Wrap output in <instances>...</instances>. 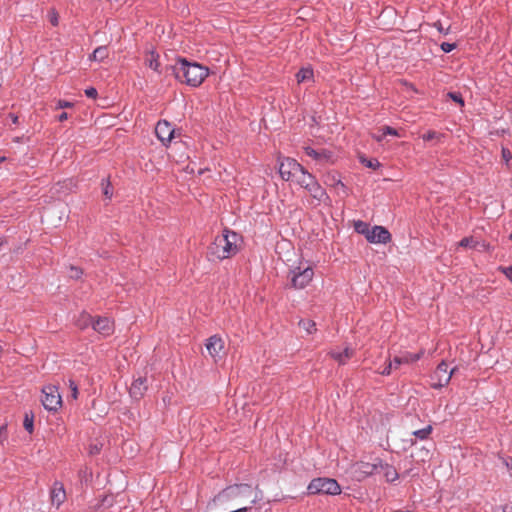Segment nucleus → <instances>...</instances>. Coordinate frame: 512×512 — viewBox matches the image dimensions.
I'll use <instances>...</instances> for the list:
<instances>
[{
	"label": "nucleus",
	"mask_w": 512,
	"mask_h": 512,
	"mask_svg": "<svg viewBox=\"0 0 512 512\" xmlns=\"http://www.w3.org/2000/svg\"><path fill=\"white\" fill-rule=\"evenodd\" d=\"M261 492L253 488L250 484L241 483L226 487L220 491L213 499L219 506L243 507L250 506L261 500Z\"/></svg>",
	"instance_id": "1"
},
{
	"label": "nucleus",
	"mask_w": 512,
	"mask_h": 512,
	"mask_svg": "<svg viewBox=\"0 0 512 512\" xmlns=\"http://www.w3.org/2000/svg\"><path fill=\"white\" fill-rule=\"evenodd\" d=\"M241 237L234 231L224 229L221 235L215 237L208 248V259L221 261L234 256L240 248Z\"/></svg>",
	"instance_id": "2"
},
{
	"label": "nucleus",
	"mask_w": 512,
	"mask_h": 512,
	"mask_svg": "<svg viewBox=\"0 0 512 512\" xmlns=\"http://www.w3.org/2000/svg\"><path fill=\"white\" fill-rule=\"evenodd\" d=\"M171 69L178 81L191 87L200 86L209 74L207 67L189 62L185 58H179Z\"/></svg>",
	"instance_id": "3"
},
{
	"label": "nucleus",
	"mask_w": 512,
	"mask_h": 512,
	"mask_svg": "<svg viewBox=\"0 0 512 512\" xmlns=\"http://www.w3.org/2000/svg\"><path fill=\"white\" fill-rule=\"evenodd\" d=\"M288 278L292 288L297 290L304 289L312 282L314 269L309 262L301 261L298 266L289 270Z\"/></svg>",
	"instance_id": "4"
},
{
	"label": "nucleus",
	"mask_w": 512,
	"mask_h": 512,
	"mask_svg": "<svg viewBox=\"0 0 512 512\" xmlns=\"http://www.w3.org/2000/svg\"><path fill=\"white\" fill-rule=\"evenodd\" d=\"M295 183L305 189L317 202H321L327 198L326 191L321 187L317 179L306 169L299 175Z\"/></svg>",
	"instance_id": "5"
},
{
	"label": "nucleus",
	"mask_w": 512,
	"mask_h": 512,
	"mask_svg": "<svg viewBox=\"0 0 512 512\" xmlns=\"http://www.w3.org/2000/svg\"><path fill=\"white\" fill-rule=\"evenodd\" d=\"M307 492L309 495L316 494H329L338 495L341 493V488L338 482L332 478H315L308 487Z\"/></svg>",
	"instance_id": "6"
},
{
	"label": "nucleus",
	"mask_w": 512,
	"mask_h": 512,
	"mask_svg": "<svg viewBox=\"0 0 512 512\" xmlns=\"http://www.w3.org/2000/svg\"><path fill=\"white\" fill-rule=\"evenodd\" d=\"M279 174L284 181H294L298 179L299 175L303 173L305 168L299 164L295 159L289 157H279Z\"/></svg>",
	"instance_id": "7"
},
{
	"label": "nucleus",
	"mask_w": 512,
	"mask_h": 512,
	"mask_svg": "<svg viewBox=\"0 0 512 512\" xmlns=\"http://www.w3.org/2000/svg\"><path fill=\"white\" fill-rule=\"evenodd\" d=\"M42 404L49 412H57L58 408L62 406V397L59 389L55 385H46L42 389Z\"/></svg>",
	"instance_id": "8"
},
{
	"label": "nucleus",
	"mask_w": 512,
	"mask_h": 512,
	"mask_svg": "<svg viewBox=\"0 0 512 512\" xmlns=\"http://www.w3.org/2000/svg\"><path fill=\"white\" fill-rule=\"evenodd\" d=\"M205 347L215 362L225 356V342L223 338L217 334L210 336L206 340Z\"/></svg>",
	"instance_id": "9"
},
{
	"label": "nucleus",
	"mask_w": 512,
	"mask_h": 512,
	"mask_svg": "<svg viewBox=\"0 0 512 512\" xmlns=\"http://www.w3.org/2000/svg\"><path fill=\"white\" fill-rule=\"evenodd\" d=\"M378 460L375 463H368L364 461L357 462L353 465V474L358 480H362L370 475L379 473Z\"/></svg>",
	"instance_id": "10"
},
{
	"label": "nucleus",
	"mask_w": 512,
	"mask_h": 512,
	"mask_svg": "<svg viewBox=\"0 0 512 512\" xmlns=\"http://www.w3.org/2000/svg\"><path fill=\"white\" fill-rule=\"evenodd\" d=\"M455 372V369L448 370V365L445 362H441L433 375V379L435 382L433 383V387L435 388H441L445 385H447Z\"/></svg>",
	"instance_id": "11"
},
{
	"label": "nucleus",
	"mask_w": 512,
	"mask_h": 512,
	"mask_svg": "<svg viewBox=\"0 0 512 512\" xmlns=\"http://www.w3.org/2000/svg\"><path fill=\"white\" fill-rule=\"evenodd\" d=\"M304 151L307 156L311 157L319 164L335 162L334 154L327 149L315 150L312 147L307 146V147H304Z\"/></svg>",
	"instance_id": "12"
},
{
	"label": "nucleus",
	"mask_w": 512,
	"mask_h": 512,
	"mask_svg": "<svg viewBox=\"0 0 512 512\" xmlns=\"http://www.w3.org/2000/svg\"><path fill=\"white\" fill-rule=\"evenodd\" d=\"M366 239L370 243L387 244L391 241V234L383 226H374L370 229Z\"/></svg>",
	"instance_id": "13"
},
{
	"label": "nucleus",
	"mask_w": 512,
	"mask_h": 512,
	"mask_svg": "<svg viewBox=\"0 0 512 512\" xmlns=\"http://www.w3.org/2000/svg\"><path fill=\"white\" fill-rule=\"evenodd\" d=\"M155 134L163 145H167L173 138L174 129L168 121L161 120L155 127Z\"/></svg>",
	"instance_id": "14"
},
{
	"label": "nucleus",
	"mask_w": 512,
	"mask_h": 512,
	"mask_svg": "<svg viewBox=\"0 0 512 512\" xmlns=\"http://www.w3.org/2000/svg\"><path fill=\"white\" fill-rule=\"evenodd\" d=\"M147 379L145 377H138L134 379L129 388L130 396L134 399H140L147 391Z\"/></svg>",
	"instance_id": "15"
},
{
	"label": "nucleus",
	"mask_w": 512,
	"mask_h": 512,
	"mask_svg": "<svg viewBox=\"0 0 512 512\" xmlns=\"http://www.w3.org/2000/svg\"><path fill=\"white\" fill-rule=\"evenodd\" d=\"M93 329L98 333L108 336L113 333L114 324L113 322L106 317H99L92 323Z\"/></svg>",
	"instance_id": "16"
},
{
	"label": "nucleus",
	"mask_w": 512,
	"mask_h": 512,
	"mask_svg": "<svg viewBox=\"0 0 512 512\" xmlns=\"http://www.w3.org/2000/svg\"><path fill=\"white\" fill-rule=\"evenodd\" d=\"M51 503L58 508L66 499L64 485L56 481L50 492Z\"/></svg>",
	"instance_id": "17"
},
{
	"label": "nucleus",
	"mask_w": 512,
	"mask_h": 512,
	"mask_svg": "<svg viewBox=\"0 0 512 512\" xmlns=\"http://www.w3.org/2000/svg\"><path fill=\"white\" fill-rule=\"evenodd\" d=\"M423 355V351L419 353H405L402 356L394 357L393 361L395 364V369H397L401 364H409L418 361Z\"/></svg>",
	"instance_id": "18"
},
{
	"label": "nucleus",
	"mask_w": 512,
	"mask_h": 512,
	"mask_svg": "<svg viewBox=\"0 0 512 512\" xmlns=\"http://www.w3.org/2000/svg\"><path fill=\"white\" fill-rule=\"evenodd\" d=\"M379 473L382 472L388 482H394L398 479V473L396 469L387 463H383L381 460H378Z\"/></svg>",
	"instance_id": "19"
},
{
	"label": "nucleus",
	"mask_w": 512,
	"mask_h": 512,
	"mask_svg": "<svg viewBox=\"0 0 512 512\" xmlns=\"http://www.w3.org/2000/svg\"><path fill=\"white\" fill-rule=\"evenodd\" d=\"M329 355L336 360L339 364H345L354 355V350L350 347H346L342 352L331 351Z\"/></svg>",
	"instance_id": "20"
},
{
	"label": "nucleus",
	"mask_w": 512,
	"mask_h": 512,
	"mask_svg": "<svg viewBox=\"0 0 512 512\" xmlns=\"http://www.w3.org/2000/svg\"><path fill=\"white\" fill-rule=\"evenodd\" d=\"M109 55L108 48L106 46L97 47L93 53L89 56L90 61L102 62Z\"/></svg>",
	"instance_id": "21"
},
{
	"label": "nucleus",
	"mask_w": 512,
	"mask_h": 512,
	"mask_svg": "<svg viewBox=\"0 0 512 512\" xmlns=\"http://www.w3.org/2000/svg\"><path fill=\"white\" fill-rule=\"evenodd\" d=\"M313 70L310 67L302 68L297 74V82L298 83H306V82H312L313 81Z\"/></svg>",
	"instance_id": "22"
},
{
	"label": "nucleus",
	"mask_w": 512,
	"mask_h": 512,
	"mask_svg": "<svg viewBox=\"0 0 512 512\" xmlns=\"http://www.w3.org/2000/svg\"><path fill=\"white\" fill-rule=\"evenodd\" d=\"M145 63L146 65L153 69L154 71L158 72L159 71V66H160V63H159V55L156 54L155 52L153 51H150L147 55H146V58H145Z\"/></svg>",
	"instance_id": "23"
},
{
	"label": "nucleus",
	"mask_w": 512,
	"mask_h": 512,
	"mask_svg": "<svg viewBox=\"0 0 512 512\" xmlns=\"http://www.w3.org/2000/svg\"><path fill=\"white\" fill-rule=\"evenodd\" d=\"M298 325L307 334H314L317 331L316 323L311 319H301L298 322Z\"/></svg>",
	"instance_id": "24"
},
{
	"label": "nucleus",
	"mask_w": 512,
	"mask_h": 512,
	"mask_svg": "<svg viewBox=\"0 0 512 512\" xmlns=\"http://www.w3.org/2000/svg\"><path fill=\"white\" fill-rule=\"evenodd\" d=\"M92 317L91 315H89L88 313L86 312H82L77 321H76V325L77 327H79L80 329H85L87 328L90 324H92Z\"/></svg>",
	"instance_id": "25"
},
{
	"label": "nucleus",
	"mask_w": 512,
	"mask_h": 512,
	"mask_svg": "<svg viewBox=\"0 0 512 512\" xmlns=\"http://www.w3.org/2000/svg\"><path fill=\"white\" fill-rule=\"evenodd\" d=\"M433 430V427L432 425H427L426 427L422 428V429H417V430H414L412 432V434L418 438V439H421V440H424V439H427L428 436L431 434Z\"/></svg>",
	"instance_id": "26"
},
{
	"label": "nucleus",
	"mask_w": 512,
	"mask_h": 512,
	"mask_svg": "<svg viewBox=\"0 0 512 512\" xmlns=\"http://www.w3.org/2000/svg\"><path fill=\"white\" fill-rule=\"evenodd\" d=\"M354 229L357 233L364 235L366 238L371 228L366 222L358 220L354 223Z\"/></svg>",
	"instance_id": "27"
},
{
	"label": "nucleus",
	"mask_w": 512,
	"mask_h": 512,
	"mask_svg": "<svg viewBox=\"0 0 512 512\" xmlns=\"http://www.w3.org/2000/svg\"><path fill=\"white\" fill-rule=\"evenodd\" d=\"M360 162L363 165H365L366 167L373 169V170H376L381 166L380 162L377 159H374V158L367 159L364 156H360Z\"/></svg>",
	"instance_id": "28"
},
{
	"label": "nucleus",
	"mask_w": 512,
	"mask_h": 512,
	"mask_svg": "<svg viewBox=\"0 0 512 512\" xmlns=\"http://www.w3.org/2000/svg\"><path fill=\"white\" fill-rule=\"evenodd\" d=\"M102 186H103V194L105 195V197L108 199H111V197L113 195V189H112L109 179H103Z\"/></svg>",
	"instance_id": "29"
},
{
	"label": "nucleus",
	"mask_w": 512,
	"mask_h": 512,
	"mask_svg": "<svg viewBox=\"0 0 512 512\" xmlns=\"http://www.w3.org/2000/svg\"><path fill=\"white\" fill-rule=\"evenodd\" d=\"M91 477H92V472L87 467L80 469L79 478L81 479V481H84L87 483L88 481H90Z\"/></svg>",
	"instance_id": "30"
},
{
	"label": "nucleus",
	"mask_w": 512,
	"mask_h": 512,
	"mask_svg": "<svg viewBox=\"0 0 512 512\" xmlns=\"http://www.w3.org/2000/svg\"><path fill=\"white\" fill-rule=\"evenodd\" d=\"M458 245H459L460 247H464V248H468V247H470V248H471V247H475L476 242H475V240H474V238H473V237H465V238H463V239L458 243Z\"/></svg>",
	"instance_id": "31"
},
{
	"label": "nucleus",
	"mask_w": 512,
	"mask_h": 512,
	"mask_svg": "<svg viewBox=\"0 0 512 512\" xmlns=\"http://www.w3.org/2000/svg\"><path fill=\"white\" fill-rule=\"evenodd\" d=\"M103 444L101 442L92 443L89 446V455L94 456L101 452Z\"/></svg>",
	"instance_id": "32"
},
{
	"label": "nucleus",
	"mask_w": 512,
	"mask_h": 512,
	"mask_svg": "<svg viewBox=\"0 0 512 512\" xmlns=\"http://www.w3.org/2000/svg\"><path fill=\"white\" fill-rule=\"evenodd\" d=\"M48 19L53 26H57L59 23V15L55 9H51L48 12Z\"/></svg>",
	"instance_id": "33"
},
{
	"label": "nucleus",
	"mask_w": 512,
	"mask_h": 512,
	"mask_svg": "<svg viewBox=\"0 0 512 512\" xmlns=\"http://www.w3.org/2000/svg\"><path fill=\"white\" fill-rule=\"evenodd\" d=\"M441 135L438 134L437 132L435 131H428L426 132L425 134L422 135V139L424 141H430V140H433V139H440Z\"/></svg>",
	"instance_id": "34"
},
{
	"label": "nucleus",
	"mask_w": 512,
	"mask_h": 512,
	"mask_svg": "<svg viewBox=\"0 0 512 512\" xmlns=\"http://www.w3.org/2000/svg\"><path fill=\"white\" fill-rule=\"evenodd\" d=\"M69 387H70V391H71V394L69 397L76 400L78 397V387H77L76 383L72 380H69Z\"/></svg>",
	"instance_id": "35"
},
{
	"label": "nucleus",
	"mask_w": 512,
	"mask_h": 512,
	"mask_svg": "<svg viewBox=\"0 0 512 512\" xmlns=\"http://www.w3.org/2000/svg\"><path fill=\"white\" fill-rule=\"evenodd\" d=\"M23 426L26 431H28L29 433H32L33 427H34V418H24Z\"/></svg>",
	"instance_id": "36"
},
{
	"label": "nucleus",
	"mask_w": 512,
	"mask_h": 512,
	"mask_svg": "<svg viewBox=\"0 0 512 512\" xmlns=\"http://www.w3.org/2000/svg\"><path fill=\"white\" fill-rule=\"evenodd\" d=\"M380 131H383V135L399 136L398 131L390 126H383Z\"/></svg>",
	"instance_id": "37"
},
{
	"label": "nucleus",
	"mask_w": 512,
	"mask_h": 512,
	"mask_svg": "<svg viewBox=\"0 0 512 512\" xmlns=\"http://www.w3.org/2000/svg\"><path fill=\"white\" fill-rule=\"evenodd\" d=\"M448 97H450L453 101H455L459 105H461V106L464 105V100H463L461 94L455 93V92H450V93H448Z\"/></svg>",
	"instance_id": "38"
},
{
	"label": "nucleus",
	"mask_w": 512,
	"mask_h": 512,
	"mask_svg": "<svg viewBox=\"0 0 512 512\" xmlns=\"http://www.w3.org/2000/svg\"><path fill=\"white\" fill-rule=\"evenodd\" d=\"M501 154H502V159H503V161H504L507 165H509V162L512 160V154H511L510 150H509V149H507V148H502V152H501Z\"/></svg>",
	"instance_id": "39"
},
{
	"label": "nucleus",
	"mask_w": 512,
	"mask_h": 512,
	"mask_svg": "<svg viewBox=\"0 0 512 512\" xmlns=\"http://www.w3.org/2000/svg\"><path fill=\"white\" fill-rule=\"evenodd\" d=\"M393 369H395V364H394V361H393V360H391V361H389V363L386 365V367L383 369V371L381 372V374H383V375H390Z\"/></svg>",
	"instance_id": "40"
},
{
	"label": "nucleus",
	"mask_w": 512,
	"mask_h": 512,
	"mask_svg": "<svg viewBox=\"0 0 512 512\" xmlns=\"http://www.w3.org/2000/svg\"><path fill=\"white\" fill-rule=\"evenodd\" d=\"M456 47V45L454 43H447V42H444L441 44V49L442 51H444L445 53H449L451 52L452 50H454Z\"/></svg>",
	"instance_id": "41"
},
{
	"label": "nucleus",
	"mask_w": 512,
	"mask_h": 512,
	"mask_svg": "<svg viewBox=\"0 0 512 512\" xmlns=\"http://www.w3.org/2000/svg\"><path fill=\"white\" fill-rule=\"evenodd\" d=\"M73 106V103L65 101V100H59L57 102L56 109H62V108H71Z\"/></svg>",
	"instance_id": "42"
},
{
	"label": "nucleus",
	"mask_w": 512,
	"mask_h": 512,
	"mask_svg": "<svg viewBox=\"0 0 512 512\" xmlns=\"http://www.w3.org/2000/svg\"><path fill=\"white\" fill-rule=\"evenodd\" d=\"M97 94V90L93 87L87 88L85 90V95L89 98H96Z\"/></svg>",
	"instance_id": "43"
},
{
	"label": "nucleus",
	"mask_w": 512,
	"mask_h": 512,
	"mask_svg": "<svg viewBox=\"0 0 512 512\" xmlns=\"http://www.w3.org/2000/svg\"><path fill=\"white\" fill-rule=\"evenodd\" d=\"M502 273H504L509 279H512V266L500 267Z\"/></svg>",
	"instance_id": "44"
},
{
	"label": "nucleus",
	"mask_w": 512,
	"mask_h": 512,
	"mask_svg": "<svg viewBox=\"0 0 512 512\" xmlns=\"http://www.w3.org/2000/svg\"><path fill=\"white\" fill-rule=\"evenodd\" d=\"M82 274V271L81 269L77 268V267H71V277H74V278H79Z\"/></svg>",
	"instance_id": "45"
},
{
	"label": "nucleus",
	"mask_w": 512,
	"mask_h": 512,
	"mask_svg": "<svg viewBox=\"0 0 512 512\" xmlns=\"http://www.w3.org/2000/svg\"><path fill=\"white\" fill-rule=\"evenodd\" d=\"M496 512H512V505L505 504V505L499 506L497 508Z\"/></svg>",
	"instance_id": "46"
},
{
	"label": "nucleus",
	"mask_w": 512,
	"mask_h": 512,
	"mask_svg": "<svg viewBox=\"0 0 512 512\" xmlns=\"http://www.w3.org/2000/svg\"><path fill=\"white\" fill-rule=\"evenodd\" d=\"M501 460L507 469L512 470V458L510 459V461L507 458H501Z\"/></svg>",
	"instance_id": "47"
},
{
	"label": "nucleus",
	"mask_w": 512,
	"mask_h": 512,
	"mask_svg": "<svg viewBox=\"0 0 512 512\" xmlns=\"http://www.w3.org/2000/svg\"><path fill=\"white\" fill-rule=\"evenodd\" d=\"M385 136H386V135H383V131H380V130H379V133H378V134H374V135H373V138H374L377 142H381V141L384 139V137H385Z\"/></svg>",
	"instance_id": "48"
},
{
	"label": "nucleus",
	"mask_w": 512,
	"mask_h": 512,
	"mask_svg": "<svg viewBox=\"0 0 512 512\" xmlns=\"http://www.w3.org/2000/svg\"><path fill=\"white\" fill-rule=\"evenodd\" d=\"M67 119H68V114H67L66 112L61 113V114L59 115V117H58V120H59L60 122H63V121H65V120H67Z\"/></svg>",
	"instance_id": "49"
},
{
	"label": "nucleus",
	"mask_w": 512,
	"mask_h": 512,
	"mask_svg": "<svg viewBox=\"0 0 512 512\" xmlns=\"http://www.w3.org/2000/svg\"><path fill=\"white\" fill-rule=\"evenodd\" d=\"M11 119H12V122H13L14 124H17V123H18V117H17V116H15V115H11Z\"/></svg>",
	"instance_id": "50"
},
{
	"label": "nucleus",
	"mask_w": 512,
	"mask_h": 512,
	"mask_svg": "<svg viewBox=\"0 0 512 512\" xmlns=\"http://www.w3.org/2000/svg\"><path fill=\"white\" fill-rule=\"evenodd\" d=\"M7 429H6V426H1L0 427V436L3 434V433H6Z\"/></svg>",
	"instance_id": "51"
},
{
	"label": "nucleus",
	"mask_w": 512,
	"mask_h": 512,
	"mask_svg": "<svg viewBox=\"0 0 512 512\" xmlns=\"http://www.w3.org/2000/svg\"><path fill=\"white\" fill-rule=\"evenodd\" d=\"M437 28H438L439 31H442V27H441L440 24L437 26Z\"/></svg>",
	"instance_id": "52"
},
{
	"label": "nucleus",
	"mask_w": 512,
	"mask_h": 512,
	"mask_svg": "<svg viewBox=\"0 0 512 512\" xmlns=\"http://www.w3.org/2000/svg\"><path fill=\"white\" fill-rule=\"evenodd\" d=\"M5 161V157H0V163Z\"/></svg>",
	"instance_id": "53"
},
{
	"label": "nucleus",
	"mask_w": 512,
	"mask_h": 512,
	"mask_svg": "<svg viewBox=\"0 0 512 512\" xmlns=\"http://www.w3.org/2000/svg\"><path fill=\"white\" fill-rule=\"evenodd\" d=\"M107 498H108L107 496H106V497H104L103 502H108V499H107Z\"/></svg>",
	"instance_id": "54"
},
{
	"label": "nucleus",
	"mask_w": 512,
	"mask_h": 512,
	"mask_svg": "<svg viewBox=\"0 0 512 512\" xmlns=\"http://www.w3.org/2000/svg\"><path fill=\"white\" fill-rule=\"evenodd\" d=\"M107 498H108L107 496H106V497H104L103 502H108V499H107Z\"/></svg>",
	"instance_id": "55"
},
{
	"label": "nucleus",
	"mask_w": 512,
	"mask_h": 512,
	"mask_svg": "<svg viewBox=\"0 0 512 512\" xmlns=\"http://www.w3.org/2000/svg\"><path fill=\"white\" fill-rule=\"evenodd\" d=\"M509 239L512 240V232L509 235Z\"/></svg>",
	"instance_id": "56"
},
{
	"label": "nucleus",
	"mask_w": 512,
	"mask_h": 512,
	"mask_svg": "<svg viewBox=\"0 0 512 512\" xmlns=\"http://www.w3.org/2000/svg\"><path fill=\"white\" fill-rule=\"evenodd\" d=\"M2 351V347L0 346V352Z\"/></svg>",
	"instance_id": "57"
}]
</instances>
